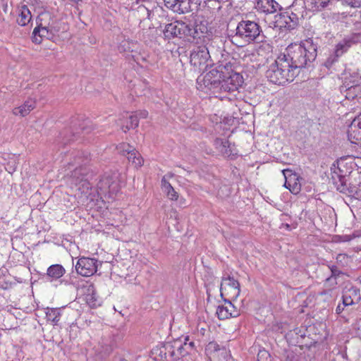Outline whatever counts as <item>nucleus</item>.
Wrapping results in <instances>:
<instances>
[{"mask_svg":"<svg viewBox=\"0 0 361 361\" xmlns=\"http://www.w3.org/2000/svg\"><path fill=\"white\" fill-rule=\"evenodd\" d=\"M317 42L312 38L302 41L300 44L289 46L287 54H281L285 56L287 62L296 75L299 69L309 66L313 62L317 55Z\"/></svg>","mask_w":361,"mask_h":361,"instance_id":"obj_1","label":"nucleus"},{"mask_svg":"<svg viewBox=\"0 0 361 361\" xmlns=\"http://www.w3.org/2000/svg\"><path fill=\"white\" fill-rule=\"evenodd\" d=\"M188 338L184 340L178 338L167 341L161 345L154 348L152 351V357L156 361H176L190 354L194 348V343L189 342Z\"/></svg>","mask_w":361,"mask_h":361,"instance_id":"obj_2","label":"nucleus"},{"mask_svg":"<svg viewBox=\"0 0 361 361\" xmlns=\"http://www.w3.org/2000/svg\"><path fill=\"white\" fill-rule=\"evenodd\" d=\"M330 180L337 190L346 192L347 183L353 178L352 174L355 171L360 172L361 168L358 166L356 159L353 157H341L331 168Z\"/></svg>","mask_w":361,"mask_h":361,"instance_id":"obj_3","label":"nucleus"},{"mask_svg":"<svg viewBox=\"0 0 361 361\" xmlns=\"http://www.w3.org/2000/svg\"><path fill=\"white\" fill-rule=\"evenodd\" d=\"M260 26L255 21L241 20L234 31L228 34L231 43L238 47H243L255 42L259 37Z\"/></svg>","mask_w":361,"mask_h":361,"instance_id":"obj_4","label":"nucleus"},{"mask_svg":"<svg viewBox=\"0 0 361 361\" xmlns=\"http://www.w3.org/2000/svg\"><path fill=\"white\" fill-rule=\"evenodd\" d=\"M285 56H279L266 71V77L272 83L283 85L291 82L296 76Z\"/></svg>","mask_w":361,"mask_h":361,"instance_id":"obj_5","label":"nucleus"},{"mask_svg":"<svg viewBox=\"0 0 361 361\" xmlns=\"http://www.w3.org/2000/svg\"><path fill=\"white\" fill-rule=\"evenodd\" d=\"M185 38L197 45L211 44V42H221L219 39H211L207 22L197 19L193 24L186 23Z\"/></svg>","mask_w":361,"mask_h":361,"instance_id":"obj_6","label":"nucleus"},{"mask_svg":"<svg viewBox=\"0 0 361 361\" xmlns=\"http://www.w3.org/2000/svg\"><path fill=\"white\" fill-rule=\"evenodd\" d=\"M228 68H231V65L230 63H226V65L221 64L218 68L212 69L210 71L207 73L202 78L199 77L197 78V82L202 83L204 87L210 90H219L222 92L223 90H221V85L223 83V78L225 77V73L223 71V69L228 71Z\"/></svg>","mask_w":361,"mask_h":361,"instance_id":"obj_7","label":"nucleus"},{"mask_svg":"<svg viewBox=\"0 0 361 361\" xmlns=\"http://www.w3.org/2000/svg\"><path fill=\"white\" fill-rule=\"evenodd\" d=\"M216 41L211 42V44L195 46L190 53V63L195 69L199 72L206 69L208 66L207 62L211 58L210 49L214 47Z\"/></svg>","mask_w":361,"mask_h":361,"instance_id":"obj_8","label":"nucleus"},{"mask_svg":"<svg viewBox=\"0 0 361 361\" xmlns=\"http://www.w3.org/2000/svg\"><path fill=\"white\" fill-rule=\"evenodd\" d=\"M51 19L49 13H44L38 16V25L35 27L32 32V40L34 43L39 44L42 43L44 38L51 39L53 35L49 30V24L47 20Z\"/></svg>","mask_w":361,"mask_h":361,"instance_id":"obj_9","label":"nucleus"},{"mask_svg":"<svg viewBox=\"0 0 361 361\" xmlns=\"http://www.w3.org/2000/svg\"><path fill=\"white\" fill-rule=\"evenodd\" d=\"M220 293L224 299L235 300L240 293L239 282L230 276L222 277Z\"/></svg>","mask_w":361,"mask_h":361,"instance_id":"obj_10","label":"nucleus"},{"mask_svg":"<svg viewBox=\"0 0 361 361\" xmlns=\"http://www.w3.org/2000/svg\"><path fill=\"white\" fill-rule=\"evenodd\" d=\"M340 90L341 93L348 100L361 99V77L355 76L353 80L345 79Z\"/></svg>","mask_w":361,"mask_h":361,"instance_id":"obj_11","label":"nucleus"},{"mask_svg":"<svg viewBox=\"0 0 361 361\" xmlns=\"http://www.w3.org/2000/svg\"><path fill=\"white\" fill-rule=\"evenodd\" d=\"M102 264V262H99L96 259L82 257L78 260L75 269L78 274L87 277L96 273L99 266H101Z\"/></svg>","mask_w":361,"mask_h":361,"instance_id":"obj_12","label":"nucleus"},{"mask_svg":"<svg viewBox=\"0 0 361 361\" xmlns=\"http://www.w3.org/2000/svg\"><path fill=\"white\" fill-rule=\"evenodd\" d=\"M300 18V14L295 13L293 11V8H291L280 13L276 20V23L281 27H284L287 30H293L298 26Z\"/></svg>","mask_w":361,"mask_h":361,"instance_id":"obj_13","label":"nucleus"},{"mask_svg":"<svg viewBox=\"0 0 361 361\" xmlns=\"http://www.w3.org/2000/svg\"><path fill=\"white\" fill-rule=\"evenodd\" d=\"M243 82L242 75L236 72H229L228 70L227 73H225V77L223 78L222 92H234L241 86Z\"/></svg>","mask_w":361,"mask_h":361,"instance_id":"obj_14","label":"nucleus"},{"mask_svg":"<svg viewBox=\"0 0 361 361\" xmlns=\"http://www.w3.org/2000/svg\"><path fill=\"white\" fill-rule=\"evenodd\" d=\"M186 23L175 21L167 24L164 30V37L167 39L173 37L185 38Z\"/></svg>","mask_w":361,"mask_h":361,"instance_id":"obj_15","label":"nucleus"},{"mask_svg":"<svg viewBox=\"0 0 361 361\" xmlns=\"http://www.w3.org/2000/svg\"><path fill=\"white\" fill-rule=\"evenodd\" d=\"M282 173L285 178L284 186L288 188L293 194H298L301 190V184L300 182V176L293 173L290 169H284Z\"/></svg>","mask_w":361,"mask_h":361,"instance_id":"obj_16","label":"nucleus"},{"mask_svg":"<svg viewBox=\"0 0 361 361\" xmlns=\"http://www.w3.org/2000/svg\"><path fill=\"white\" fill-rule=\"evenodd\" d=\"M97 187L104 192L116 193L120 189L119 183L117 180V177L104 175L98 182Z\"/></svg>","mask_w":361,"mask_h":361,"instance_id":"obj_17","label":"nucleus"},{"mask_svg":"<svg viewBox=\"0 0 361 361\" xmlns=\"http://www.w3.org/2000/svg\"><path fill=\"white\" fill-rule=\"evenodd\" d=\"M166 8L174 13L183 14L191 11V0H164Z\"/></svg>","mask_w":361,"mask_h":361,"instance_id":"obj_18","label":"nucleus"},{"mask_svg":"<svg viewBox=\"0 0 361 361\" xmlns=\"http://www.w3.org/2000/svg\"><path fill=\"white\" fill-rule=\"evenodd\" d=\"M255 8L262 13L271 14L281 8L279 4L275 0H255Z\"/></svg>","mask_w":361,"mask_h":361,"instance_id":"obj_19","label":"nucleus"},{"mask_svg":"<svg viewBox=\"0 0 361 361\" xmlns=\"http://www.w3.org/2000/svg\"><path fill=\"white\" fill-rule=\"evenodd\" d=\"M232 300L224 299L226 305H219L216 310V315L221 320L226 319L230 317H236L240 313L236 307L232 304Z\"/></svg>","mask_w":361,"mask_h":361,"instance_id":"obj_20","label":"nucleus"},{"mask_svg":"<svg viewBox=\"0 0 361 361\" xmlns=\"http://www.w3.org/2000/svg\"><path fill=\"white\" fill-rule=\"evenodd\" d=\"M87 174V170L86 168H84L82 166L79 167H76L71 173L70 179L71 183L77 186L78 184L81 183L83 190H88L90 186L89 182L85 178V176Z\"/></svg>","mask_w":361,"mask_h":361,"instance_id":"obj_21","label":"nucleus"},{"mask_svg":"<svg viewBox=\"0 0 361 361\" xmlns=\"http://www.w3.org/2000/svg\"><path fill=\"white\" fill-rule=\"evenodd\" d=\"M120 149H123V155L127 157L129 161L135 164V167L141 166L143 164V159L140 153L133 148V147L128 145L123 144Z\"/></svg>","mask_w":361,"mask_h":361,"instance_id":"obj_22","label":"nucleus"},{"mask_svg":"<svg viewBox=\"0 0 361 361\" xmlns=\"http://www.w3.org/2000/svg\"><path fill=\"white\" fill-rule=\"evenodd\" d=\"M360 299V290L356 287L352 286L343 291L342 296L343 305L348 307L357 302Z\"/></svg>","mask_w":361,"mask_h":361,"instance_id":"obj_23","label":"nucleus"},{"mask_svg":"<svg viewBox=\"0 0 361 361\" xmlns=\"http://www.w3.org/2000/svg\"><path fill=\"white\" fill-rule=\"evenodd\" d=\"M348 137L351 143L361 146V126L354 120L348 127Z\"/></svg>","mask_w":361,"mask_h":361,"instance_id":"obj_24","label":"nucleus"},{"mask_svg":"<svg viewBox=\"0 0 361 361\" xmlns=\"http://www.w3.org/2000/svg\"><path fill=\"white\" fill-rule=\"evenodd\" d=\"M35 108V101L29 99L24 104L13 109V114L16 116H25Z\"/></svg>","mask_w":361,"mask_h":361,"instance_id":"obj_25","label":"nucleus"},{"mask_svg":"<svg viewBox=\"0 0 361 361\" xmlns=\"http://www.w3.org/2000/svg\"><path fill=\"white\" fill-rule=\"evenodd\" d=\"M287 336L289 338V339L290 340V341L293 344L299 346L304 345L302 340L305 338V334L302 329L296 328L293 331H290L287 334ZM305 345L307 346V348L311 347V345H307V344H305Z\"/></svg>","mask_w":361,"mask_h":361,"instance_id":"obj_26","label":"nucleus"},{"mask_svg":"<svg viewBox=\"0 0 361 361\" xmlns=\"http://www.w3.org/2000/svg\"><path fill=\"white\" fill-rule=\"evenodd\" d=\"M72 123L74 128V132L72 133V136L73 137L80 133L87 134L92 130L91 122L88 119L82 120L81 122L80 121L79 123L73 121Z\"/></svg>","mask_w":361,"mask_h":361,"instance_id":"obj_27","label":"nucleus"},{"mask_svg":"<svg viewBox=\"0 0 361 361\" xmlns=\"http://www.w3.org/2000/svg\"><path fill=\"white\" fill-rule=\"evenodd\" d=\"M32 20L31 12L27 6L23 5L19 8L16 23L20 26L27 25Z\"/></svg>","mask_w":361,"mask_h":361,"instance_id":"obj_28","label":"nucleus"},{"mask_svg":"<svg viewBox=\"0 0 361 361\" xmlns=\"http://www.w3.org/2000/svg\"><path fill=\"white\" fill-rule=\"evenodd\" d=\"M331 274L327 278L325 281L324 285L326 286H332L334 287L337 285L336 279L339 277L341 275L343 274V272L341 271L336 266L331 265L329 267Z\"/></svg>","mask_w":361,"mask_h":361,"instance_id":"obj_29","label":"nucleus"},{"mask_svg":"<svg viewBox=\"0 0 361 361\" xmlns=\"http://www.w3.org/2000/svg\"><path fill=\"white\" fill-rule=\"evenodd\" d=\"M161 188L164 192H165L168 196V197L171 200H177L178 197V195L177 192L174 190L171 183L166 180V176H163L161 179Z\"/></svg>","mask_w":361,"mask_h":361,"instance_id":"obj_30","label":"nucleus"},{"mask_svg":"<svg viewBox=\"0 0 361 361\" xmlns=\"http://www.w3.org/2000/svg\"><path fill=\"white\" fill-rule=\"evenodd\" d=\"M47 24H49V29L53 37L59 35L60 32H63L67 29L66 24L61 21L52 20L47 22Z\"/></svg>","mask_w":361,"mask_h":361,"instance_id":"obj_31","label":"nucleus"},{"mask_svg":"<svg viewBox=\"0 0 361 361\" xmlns=\"http://www.w3.org/2000/svg\"><path fill=\"white\" fill-rule=\"evenodd\" d=\"M353 41L349 38H345L336 46L334 51L337 56H342L352 46Z\"/></svg>","mask_w":361,"mask_h":361,"instance_id":"obj_32","label":"nucleus"},{"mask_svg":"<svg viewBox=\"0 0 361 361\" xmlns=\"http://www.w3.org/2000/svg\"><path fill=\"white\" fill-rule=\"evenodd\" d=\"M65 274L64 268L60 264H54L47 269V275L53 279L61 278Z\"/></svg>","mask_w":361,"mask_h":361,"instance_id":"obj_33","label":"nucleus"},{"mask_svg":"<svg viewBox=\"0 0 361 361\" xmlns=\"http://www.w3.org/2000/svg\"><path fill=\"white\" fill-rule=\"evenodd\" d=\"M61 316L60 309L59 308H47L46 312V317L48 321H51L54 325H57Z\"/></svg>","mask_w":361,"mask_h":361,"instance_id":"obj_34","label":"nucleus"},{"mask_svg":"<svg viewBox=\"0 0 361 361\" xmlns=\"http://www.w3.org/2000/svg\"><path fill=\"white\" fill-rule=\"evenodd\" d=\"M310 9L313 11H320L327 6L330 0H306Z\"/></svg>","mask_w":361,"mask_h":361,"instance_id":"obj_35","label":"nucleus"},{"mask_svg":"<svg viewBox=\"0 0 361 361\" xmlns=\"http://www.w3.org/2000/svg\"><path fill=\"white\" fill-rule=\"evenodd\" d=\"M128 122L126 126H123L121 129L123 132L126 133L130 128H135L139 125V119L137 118V115H131L129 116Z\"/></svg>","mask_w":361,"mask_h":361,"instance_id":"obj_36","label":"nucleus"},{"mask_svg":"<svg viewBox=\"0 0 361 361\" xmlns=\"http://www.w3.org/2000/svg\"><path fill=\"white\" fill-rule=\"evenodd\" d=\"M216 145H220V150L221 152L226 155L230 156L231 154V150L229 149L230 147V143L228 140H223L221 139H216Z\"/></svg>","mask_w":361,"mask_h":361,"instance_id":"obj_37","label":"nucleus"},{"mask_svg":"<svg viewBox=\"0 0 361 361\" xmlns=\"http://www.w3.org/2000/svg\"><path fill=\"white\" fill-rule=\"evenodd\" d=\"M257 361H271L269 353L264 350H259L257 354Z\"/></svg>","mask_w":361,"mask_h":361,"instance_id":"obj_38","label":"nucleus"},{"mask_svg":"<svg viewBox=\"0 0 361 361\" xmlns=\"http://www.w3.org/2000/svg\"><path fill=\"white\" fill-rule=\"evenodd\" d=\"M340 56H337V53H336L334 51V54L329 55V56L327 58V59L324 62V65L326 68H329L336 61H337L338 59Z\"/></svg>","mask_w":361,"mask_h":361,"instance_id":"obj_39","label":"nucleus"},{"mask_svg":"<svg viewBox=\"0 0 361 361\" xmlns=\"http://www.w3.org/2000/svg\"><path fill=\"white\" fill-rule=\"evenodd\" d=\"M133 43L129 42L128 40H123L121 42V44L118 47V49L120 51H130L133 52V50L131 49V45H133Z\"/></svg>","mask_w":361,"mask_h":361,"instance_id":"obj_40","label":"nucleus"},{"mask_svg":"<svg viewBox=\"0 0 361 361\" xmlns=\"http://www.w3.org/2000/svg\"><path fill=\"white\" fill-rule=\"evenodd\" d=\"M130 56H131L132 59H133V61L137 63V64L140 65V66H145L144 63H146V61H147L146 57L142 56L139 54H131Z\"/></svg>","mask_w":361,"mask_h":361,"instance_id":"obj_41","label":"nucleus"},{"mask_svg":"<svg viewBox=\"0 0 361 361\" xmlns=\"http://www.w3.org/2000/svg\"><path fill=\"white\" fill-rule=\"evenodd\" d=\"M342 2L353 8H361V0H342Z\"/></svg>","mask_w":361,"mask_h":361,"instance_id":"obj_42","label":"nucleus"},{"mask_svg":"<svg viewBox=\"0 0 361 361\" xmlns=\"http://www.w3.org/2000/svg\"><path fill=\"white\" fill-rule=\"evenodd\" d=\"M206 350L207 351L212 352H216L220 350L219 345L216 342H209L208 345H207Z\"/></svg>","mask_w":361,"mask_h":361,"instance_id":"obj_43","label":"nucleus"},{"mask_svg":"<svg viewBox=\"0 0 361 361\" xmlns=\"http://www.w3.org/2000/svg\"><path fill=\"white\" fill-rule=\"evenodd\" d=\"M354 329L356 331L357 335L361 338V318L354 324Z\"/></svg>","mask_w":361,"mask_h":361,"instance_id":"obj_44","label":"nucleus"},{"mask_svg":"<svg viewBox=\"0 0 361 361\" xmlns=\"http://www.w3.org/2000/svg\"><path fill=\"white\" fill-rule=\"evenodd\" d=\"M134 115H137V118H146L148 116V112L146 110H140L135 112Z\"/></svg>","mask_w":361,"mask_h":361,"instance_id":"obj_45","label":"nucleus"},{"mask_svg":"<svg viewBox=\"0 0 361 361\" xmlns=\"http://www.w3.org/2000/svg\"><path fill=\"white\" fill-rule=\"evenodd\" d=\"M208 7L212 6H216L217 9L220 8V2L216 0H209L207 3Z\"/></svg>","mask_w":361,"mask_h":361,"instance_id":"obj_46","label":"nucleus"},{"mask_svg":"<svg viewBox=\"0 0 361 361\" xmlns=\"http://www.w3.org/2000/svg\"><path fill=\"white\" fill-rule=\"evenodd\" d=\"M346 259H348V256L345 254H339L336 257V260L338 262H342Z\"/></svg>","mask_w":361,"mask_h":361,"instance_id":"obj_47","label":"nucleus"},{"mask_svg":"<svg viewBox=\"0 0 361 361\" xmlns=\"http://www.w3.org/2000/svg\"><path fill=\"white\" fill-rule=\"evenodd\" d=\"M345 307H344V306L343 305V303H342V304H338V306H337V307H336V313L337 314H341V313L343 312V311L344 310V308H345Z\"/></svg>","mask_w":361,"mask_h":361,"instance_id":"obj_48","label":"nucleus"},{"mask_svg":"<svg viewBox=\"0 0 361 361\" xmlns=\"http://www.w3.org/2000/svg\"><path fill=\"white\" fill-rule=\"evenodd\" d=\"M75 163L78 164H85L82 157H78V158H75Z\"/></svg>","mask_w":361,"mask_h":361,"instance_id":"obj_49","label":"nucleus"},{"mask_svg":"<svg viewBox=\"0 0 361 361\" xmlns=\"http://www.w3.org/2000/svg\"><path fill=\"white\" fill-rule=\"evenodd\" d=\"M87 302H88L90 306L92 307H96L97 305V303H96V301H92V302L90 298L87 299Z\"/></svg>","mask_w":361,"mask_h":361,"instance_id":"obj_50","label":"nucleus"},{"mask_svg":"<svg viewBox=\"0 0 361 361\" xmlns=\"http://www.w3.org/2000/svg\"><path fill=\"white\" fill-rule=\"evenodd\" d=\"M330 292H331V289L329 290H322L319 293V295H329L330 294Z\"/></svg>","mask_w":361,"mask_h":361,"instance_id":"obj_51","label":"nucleus"},{"mask_svg":"<svg viewBox=\"0 0 361 361\" xmlns=\"http://www.w3.org/2000/svg\"><path fill=\"white\" fill-rule=\"evenodd\" d=\"M173 176H174V174L173 173L169 172L167 174H166L164 176H166V180H167V178H173Z\"/></svg>","mask_w":361,"mask_h":361,"instance_id":"obj_52","label":"nucleus"},{"mask_svg":"<svg viewBox=\"0 0 361 361\" xmlns=\"http://www.w3.org/2000/svg\"><path fill=\"white\" fill-rule=\"evenodd\" d=\"M81 154V153L78 152V154ZM78 157H81V156H80V155H77V156L75 157V158H78Z\"/></svg>","mask_w":361,"mask_h":361,"instance_id":"obj_53","label":"nucleus"},{"mask_svg":"<svg viewBox=\"0 0 361 361\" xmlns=\"http://www.w3.org/2000/svg\"><path fill=\"white\" fill-rule=\"evenodd\" d=\"M66 140H67V141H71V140H72V139H71V138H69V137H68Z\"/></svg>","mask_w":361,"mask_h":361,"instance_id":"obj_54","label":"nucleus"},{"mask_svg":"<svg viewBox=\"0 0 361 361\" xmlns=\"http://www.w3.org/2000/svg\"><path fill=\"white\" fill-rule=\"evenodd\" d=\"M63 134H64V135H63V137H64V138H66V135L64 133H63Z\"/></svg>","mask_w":361,"mask_h":361,"instance_id":"obj_55","label":"nucleus"}]
</instances>
